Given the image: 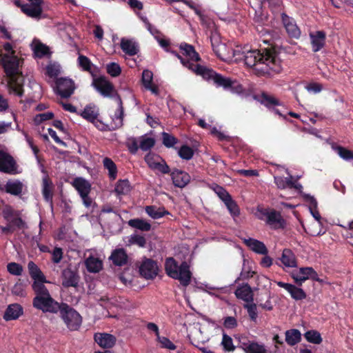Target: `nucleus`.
I'll return each instance as SVG.
<instances>
[{"instance_id":"79ce46f5","label":"nucleus","mask_w":353,"mask_h":353,"mask_svg":"<svg viewBox=\"0 0 353 353\" xmlns=\"http://www.w3.org/2000/svg\"><path fill=\"white\" fill-rule=\"evenodd\" d=\"M103 163L104 168L108 170L110 179L114 180L117 176V168L115 163L108 157H105Z\"/></svg>"},{"instance_id":"a19ab883","label":"nucleus","mask_w":353,"mask_h":353,"mask_svg":"<svg viewBox=\"0 0 353 353\" xmlns=\"http://www.w3.org/2000/svg\"><path fill=\"white\" fill-rule=\"evenodd\" d=\"M114 92V93L113 95H112L111 97H114L118 103V108L115 112L114 117L116 119H119L120 125H122L124 117V108L123 106V102L121 96L118 94V92L115 90Z\"/></svg>"},{"instance_id":"72a5a7b5","label":"nucleus","mask_w":353,"mask_h":353,"mask_svg":"<svg viewBox=\"0 0 353 353\" xmlns=\"http://www.w3.org/2000/svg\"><path fill=\"white\" fill-rule=\"evenodd\" d=\"M85 265L87 270L91 273H98L103 268L102 261L92 256L85 259Z\"/></svg>"},{"instance_id":"680f3d73","label":"nucleus","mask_w":353,"mask_h":353,"mask_svg":"<svg viewBox=\"0 0 353 353\" xmlns=\"http://www.w3.org/2000/svg\"><path fill=\"white\" fill-rule=\"evenodd\" d=\"M157 341L161 344V347L168 349L170 350H174L176 346L167 337L159 336Z\"/></svg>"},{"instance_id":"37998d69","label":"nucleus","mask_w":353,"mask_h":353,"mask_svg":"<svg viewBox=\"0 0 353 353\" xmlns=\"http://www.w3.org/2000/svg\"><path fill=\"white\" fill-rule=\"evenodd\" d=\"M230 215L235 219L240 214V208L236 202L232 199V196L224 202Z\"/></svg>"},{"instance_id":"2f4dec72","label":"nucleus","mask_w":353,"mask_h":353,"mask_svg":"<svg viewBox=\"0 0 353 353\" xmlns=\"http://www.w3.org/2000/svg\"><path fill=\"white\" fill-rule=\"evenodd\" d=\"M311 272H312V267L301 268L298 272L293 273L292 274V277L294 280V282L297 285L301 286L302 284L306 280L310 279V276L311 275Z\"/></svg>"},{"instance_id":"7ed1b4c3","label":"nucleus","mask_w":353,"mask_h":353,"mask_svg":"<svg viewBox=\"0 0 353 353\" xmlns=\"http://www.w3.org/2000/svg\"><path fill=\"white\" fill-rule=\"evenodd\" d=\"M165 271L170 278L179 280L183 286L190 285L192 274L187 261H184L179 265L173 257H168L165 261Z\"/></svg>"},{"instance_id":"0e129e2a","label":"nucleus","mask_w":353,"mask_h":353,"mask_svg":"<svg viewBox=\"0 0 353 353\" xmlns=\"http://www.w3.org/2000/svg\"><path fill=\"white\" fill-rule=\"evenodd\" d=\"M153 170H157L163 174H170L172 172L169 165L163 159H162L160 162L157 163Z\"/></svg>"},{"instance_id":"338daca9","label":"nucleus","mask_w":353,"mask_h":353,"mask_svg":"<svg viewBox=\"0 0 353 353\" xmlns=\"http://www.w3.org/2000/svg\"><path fill=\"white\" fill-rule=\"evenodd\" d=\"M223 325L226 329H234L238 326V322L234 316H226L223 319Z\"/></svg>"},{"instance_id":"6e6d98bb","label":"nucleus","mask_w":353,"mask_h":353,"mask_svg":"<svg viewBox=\"0 0 353 353\" xmlns=\"http://www.w3.org/2000/svg\"><path fill=\"white\" fill-rule=\"evenodd\" d=\"M79 64L84 71L92 72V63L91 61L84 55H79L78 57Z\"/></svg>"},{"instance_id":"a211bd4d","label":"nucleus","mask_w":353,"mask_h":353,"mask_svg":"<svg viewBox=\"0 0 353 353\" xmlns=\"http://www.w3.org/2000/svg\"><path fill=\"white\" fill-rule=\"evenodd\" d=\"M239 347L245 353H268V351L263 344H259L253 341H249L246 338H242L239 341Z\"/></svg>"},{"instance_id":"4468645a","label":"nucleus","mask_w":353,"mask_h":353,"mask_svg":"<svg viewBox=\"0 0 353 353\" xmlns=\"http://www.w3.org/2000/svg\"><path fill=\"white\" fill-rule=\"evenodd\" d=\"M62 285L65 288L77 287L79 281V276L75 270H72L71 266L63 270L61 272Z\"/></svg>"},{"instance_id":"3c124183","label":"nucleus","mask_w":353,"mask_h":353,"mask_svg":"<svg viewBox=\"0 0 353 353\" xmlns=\"http://www.w3.org/2000/svg\"><path fill=\"white\" fill-rule=\"evenodd\" d=\"M263 4L268 3L270 10L274 12H279L283 7V0H263Z\"/></svg>"},{"instance_id":"412c9836","label":"nucleus","mask_w":353,"mask_h":353,"mask_svg":"<svg viewBox=\"0 0 353 353\" xmlns=\"http://www.w3.org/2000/svg\"><path fill=\"white\" fill-rule=\"evenodd\" d=\"M42 3H34L33 4H26L22 8V12L26 14L28 17L37 20L40 19H44L46 17L45 14H43V8L41 7Z\"/></svg>"},{"instance_id":"9d476101","label":"nucleus","mask_w":353,"mask_h":353,"mask_svg":"<svg viewBox=\"0 0 353 353\" xmlns=\"http://www.w3.org/2000/svg\"><path fill=\"white\" fill-rule=\"evenodd\" d=\"M211 43L213 51L216 54V56L221 60L224 61H230L232 57L237 54L239 51L234 50L232 48L228 47L225 43L218 42L215 43L213 42L212 39L211 38Z\"/></svg>"},{"instance_id":"c756f323","label":"nucleus","mask_w":353,"mask_h":353,"mask_svg":"<svg viewBox=\"0 0 353 353\" xmlns=\"http://www.w3.org/2000/svg\"><path fill=\"white\" fill-rule=\"evenodd\" d=\"M179 49L183 55L188 57L190 62H198L201 60L199 53L195 50L192 45L188 44L185 42H182L179 46Z\"/></svg>"},{"instance_id":"052dcab7","label":"nucleus","mask_w":353,"mask_h":353,"mask_svg":"<svg viewBox=\"0 0 353 353\" xmlns=\"http://www.w3.org/2000/svg\"><path fill=\"white\" fill-rule=\"evenodd\" d=\"M34 53L38 57H43L50 54V48L43 43H39L34 48Z\"/></svg>"},{"instance_id":"4d7b16f0","label":"nucleus","mask_w":353,"mask_h":353,"mask_svg":"<svg viewBox=\"0 0 353 353\" xmlns=\"http://www.w3.org/2000/svg\"><path fill=\"white\" fill-rule=\"evenodd\" d=\"M144 159L149 168L153 170V168L156 166L157 163L160 162V161L163 158L161 157L159 155L149 153L147 155H145Z\"/></svg>"},{"instance_id":"1a4fd4ad","label":"nucleus","mask_w":353,"mask_h":353,"mask_svg":"<svg viewBox=\"0 0 353 353\" xmlns=\"http://www.w3.org/2000/svg\"><path fill=\"white\" fill-rule=\"evenodd\" d=\"M19 212L14 211L10 207L3 210V216L12 228L23 230L28 228L26 223L20 217Z\"/></svg>"},{"instance_id":"c9c22d12","label":"nucleus","mask_w":353,"mask_h":353,"mask_svg":"<svg viewBox=\"0 0 353 353\" xmlns=\"http://www.w3.org/2000/svg\"><path fill=\"white\" fill-rule=\"evenodd\" d=\"M80 115L88 121L94 123L99 116V111L92 104L87 105Z\"/></svg>"},{"instance_id":"09e8293b","label":"nucleus","mask_w":353,"mask_h":353,"mask_svg":"<svg viewBox=\"0 0 353 353\" xmlns=\"http://www.w3.org/2000/svg\"><path fill=\"white\" fill-rule=\"evenodd\" d=\"M221 345L223 346L225 352H233L235 350V346L233 344L232 339L227 334H223V338L221 341Z\"/></svg>"},{"instance_id":"69168bd1","label":"nucleus","mask_w":353,"mask_h":353,"mask_svg":"<svg viewBox=\"0 0 353 353\" xmlns=\"http://www.w3.org/2000/svg\"><path fill=\"white\" fill-rule=\"evenodd\" d=\"M63 250L61 248L55 247L52 252L51 261L52 263L57 264L61 262V259H63Z\"/></svg>"},{"instance_id":"4be33fe9","label":"nucleus","mask_w":353,"mask_h":353,"mask_svg":"<svg viewBox=\"0 0 353 353\" xmlns=\"http://www.w3.org/2000/svg\"><path fill=\"white\" fill-rule=\"evenodd\" d=\"M277 285L288 291L291 297L296 301H301L305 299L307 296L304 290L294 285L279 281Z\"/></svg>"},{"instance_id":"603ef678","label":"nucleus","mask_w":353,"mask_h":353,"mask_svg":"<svg viewBox=\"0 0 353 353\" xmlns=\"http://www.w3.org/2000/svg\"><path fill=\"white\" fill-rule=\"evenodd\" d=\"M8 272L14 276H21L23 272V266L15 262H10L7 265Z\"/></svg>"},{"instance_id":"6e6552de","label":"nucleus","mask_w":353,"mask_h":353,"mask_svg":"<svg viewBox=\"0 0 353 353\" xmlns=\"http://www.w3.org/2000/svg\"><path fill=\"white\" fill-rule=\"evenodd\" d=\"M28 269L30 277L34 280L32 284V290L39 288V286L45 287V283H50L39 266L33 261L28 262Z\"/></svg>"},{"instance_id":"ddd939ff","label":"nucleus","mask_w":353,"mask_h":353,"mask_svg":"<svg viewBox=\"0 0 353 353\" xmlns=\"http://www.w3.org/2000/svg\"><path fill=\"white\" fill-rule=\"evenodd\" d=\"M158 266L156 261L145 259L139 267V273L146 279H153L158 274Z\"/></svg>"},{"instance_id":"9b49d317","label":"nucleus","mask_w":353,"mask_h":353,"mask_svg":"<svg viewBox=\"0 0 353 353\" xmlns=\"http://www.w3.org/2000/svg\"><path fill=\"white\" fill-rule=\"evenodd\" d=\"M266 216V223L273 230L284 229L286 226V221L282 217L280 212L275 210L266 211L263 213Z\"/></svg>"},{"instance_id":"ea45409f","label":"nucleus","mask_w":353,"mask_h":353,"mask_svg":"<svg viewBox=\"0 0 353 353\" xmlns=\"http://www.w3.org/2000/svg\"><path fill=\"white\" fill-rule=\"evenodd\" d=\"M129 226L139 230L142 232H148L151 230V224L144 219L137 218L128 221Z\"/></svg>"},{"instance_id":"bb28decb","label":"nucleus","mask_w":353,"mask_h":353,"mask_svg":"<svg viewBox=\"0 0 353 353\" xmlns=\"http://www.w3.org/2000/svg\"><path fill=\"white\" fill-rule=\"evenodd\" d=\"M23 313V307L18 303L10 304L4 314L3 319L6 321L16 320L19 319Z\"/></svg>"},{"instance_id":"bf43d9fd","label":"nucleus","mask_w":353,"mask_h":353,"mask_svg":"<svg viewBox=\"0 0 353 353\" xmlns=\"http://www.w3.org/2000/svg\"><path fill=\"white\" fill-rule=\"evenodd\" d=\"M155 144V140L151 137H143L140 141L139 147L143 151L150 150Z\"/></svg>"},{"instance_id":"39448f33","label":"nucleus","mask_w":353,"mask_h":353,"mask_svg":"<svg viewBox=\"0 0 353 353\" xmlns=\"http://www.w3.org/2000/svg\"><path fill=\"white\" fill-rule=\"evenodd\" d=\"M185 64L194 68V73L196 75L201 76L203 79L207 81L212 80L218 87H223L227 90H232L234 88H240L241 90H242L241 85L237 84L236 86L235 85L236 83V81H232L230 78L223 77L221 74L216 73L211 68L201 65H190L188 61Z\"/></svg>"},{"instance_id":"f704fd0d","label":"nucleus","mask_w":353,"mask_h":353,"mask_svg":"<svg viewBox=\"0 0 353 353\" xmlns=\"http://www.w3.org/2000/svg\"><path fill=\"white\" fill-rule=\"evenodd\" d=\"M285 336V341L290 346H294L301 341V333L299 330L295 328L286 330Z\"/></svg>"},{"instance_id":"e2e57ef3","label":"nucleus","mask_w":353,"mask_h":353,"mask_svg":"<svg viewBox=\"0 0 353 353\" xmlns=\"http://www.w3.org/2000/svg\"><path fill=\"white\" fill-rule=\"evenodd\" d=\"M214 190L223 203L231 197V195L228 193V192L225 188L219 185H216Z\"/></svg>"},{"instance_id":"13d9d810","label":"nucleus","mask_w":353,"mask_h":353,"mask_svg":"<svg viewBox=\"0 0 353 353\" xmlns=\"http://www.w3.org/2000/svg\"><path fill=\"white\" fill-rule=\"evenodd\" d=\"M129 243L130 244L137 245L141 248H144L146 245V239L143 236L132 234L129 239Z\"/></svg>"},{"instance_id":"7c9ffc66","label":"nucleus","mask_w":353,"mask_h":353,"mask_svg":"<svg viewBox=\"0 0 353 353\" xmlns=\"http://www.w3.org/2000/svg\"><path fill=\"white\" fill-rule=\"evenodd\" d=\"M256 30L259 32L260 37H270V39H262V41L265 43H268L270 47L268 48H275L274 47V39L276 37V33L268 28H266L262 26H258Z\"/></svg>"},{"instance_id":"c03bdc74","label":"nucleus","mask_w":353,"mask_h":353,"mask_svg":"<svg viewBox=\"0 0 353 353\" xmlns=\"http://www.w3.org/2000/svg\"><path fill=\"white\" fill-rule=\"evenodd\" d=\"M304 337L305 338L307 341H308L309 343L316 344V345L320 344L323 341L321 335L319 333V332H318L317 330H311L307 331L304 334Z\"/></svg>"},{"instance_id":"f3484780","label":"nucleus","mask_w":353,"mask_h":353,"mask_svg":"<svg viewBox=\"0 0 353 353\" xmlns=\"http://www.w3.org/2000/svg\"><path fill=\"white\" fill-rule=\"evenodd\" d=\"M25 188L26 185L20 180L9 179L0 190L10 195L21 196Z\"/></svg>"},{"instance_id":"5701e85b","label":"nucleus","mask_w":353,"mask_h":353,"mask_svg":"<svg viewBox=\"0 0 353 353\" xmlns=\"http://www.w3.org/2000/svg\"><path fill=\"white\" fill-rule=\"evenodd\" d=\"M243 243L256 254L267 255L268 253V250L264 243L257 239L252 238L244 239Z\"/></svg>"},{"instance_id":"20e7f679","label":"nucleus","mask_w":353,"mask_h":353,"mask_svg":"<svg viewBox=\"0 0 353 353\" xmlns=\"http://www.w3.org/2000/svg\"><path fill=\"white\" fill-rule=\"evenodd\" d=\"M33 291L35 294V296L32 299V305L34 308L41 310L44 313L57 314L59 312L62 307V303H59L54 299L46 286H39V288Z\"/></svg>"},{"instance_id":"f8f14e48","label":"nucleus","mask_w":353,"mask_h":353,"mask_svg":"<svg viewBox=\"0 0 353 353\" xmlns=\"http://www.w3.org/2000/svg\"><path fill=\"white\" fill-rule=\"evenodd\" d=\"M92 85L105 97H111L112 93L114 91L113 84L103 76L94 79Z\"/></svg>"},{"instance_id":"e433bc0d","label":"nucleus","mask_w":353,"mask_h":353,"mask_svg":"<svg viewBox=\"0 0 353 353\" xmlns=\"http://www.w3.org/2000/svg\"><path fill=\"white\" fill-rule=\"evenodd\" d=\"M260 102L268 108L281 105V101L272 94L263 92L260 95Z\"/></svg>"},{"instance_id":"c85d7f7f","label":"nucleus","mask_w":353,"mask_h":353,"mask_svg":"<svg viewBox=\"0 0 353 353\" xmlns=\"http://www.w3.org/2000/svg\"><path fill=\"white\" fill-rule=\"evenodd\" d=\"M53 190L54 185L49 176H46L43 177L42 180V195L43 196L44 200L46 202H50L52 205L53 198Z\"/></svg>"},{"instance_id":"473e14b6","label":"nucleus","mask_w":353,"mask_h":353,"mask_svg":"<svg viewBox=\"0 0 353 353\" xmlns=\"http://www.w3.org/2000/svg\"><path fill=\"white\" fill-rule=\"evenodd\" d=\"M280 260L285 267L295 268L297 266L296 256L290 249L285 248L283 250Z\"/></svg>"},{"instance_id":"423d86ee","label":"nucleus","mask_w":353,"mask_h":353,"mask_svg":"<svg viewBox=\"0 0 353 353\" xmlns=\"http://www.w3.org/2000/svg\"><path fill=\"white\" fill-rule=\"evenodd\" d=\"M59 312L69 330L77 331L80 328L82 323V316L72 307L62 302V307Z\"/></svg>"},{"instance_id":"a18cd8bd","label":"nucleus","mask_w":353,"mask_h":353,"mask_svg":"<svg viewBox=\"0 0 353 353\" xmlns=\"http://www.w3.org/2000/svg\"><path fill=\"white\" fill-rule=\"evenodd\" d=\"M118 194H126L130 190V183L128 179L119 180L114 188Z\"/></svg>"},{"instance_id":"a878e982","label":"nucleus","mask_w":353,"mask_h":353,"mask_svg":"<svg viewBox=\"0 0 353 353\" xmlns=\"http://www.w3.org/2000/svg\"><path fill=\"white\" fill-rule=\"evenodd\" d=\"M234 294L237 299H241L247 303L253 302L254 301V294L248 283H245L243 285L238 287L235 290Z\"/></svg>"},{"instance_id":"0eeeda50","label":"nucleus","mask_w":353,"mask_h":353,"mask_svg":"<svg viewBox=\"0 0 353 353\" xmlns=\"http://www.w3.org/2000/svg\"><path fill=\"white\" fill-rule=\"evenodd\" d=\"M0 172L8 174H17L21 172L19 170V165L13 157L2 150H0Z\"/></svg>"},{"instance_id":"cd10ccee","label":"nucleus","mask_w":353,"mask_h":353,"mask_svg":"<svg viewBox=\"0 0 353 353\" xmlns=\"http://www.w3.org/2000/svg\"><path fill=\"white\" fill-rule=\"evenodd\" d=\"M72 185L78 192L80 196L89 194L91 191L90 183L82 177H77L72 182Z\"/></svg>"},{"instance_id":"6ab92c4d","label":"nucleus","mask_w":353,"mask_h":353,"mask_svg":"<svg viewBox=\"0 0 353 353\" xmlns=\"http://www.w3.org/2000/svg\"><path fill=\"white\" fill-rule=\"evenodd\" d=\"M170 176L174 185L180 188L186 186L190 183L191 179L188 172L176 168L172 170Z\"/></svg>"},{"instance_id":"f257e3e1","label":"nucleus","mask_w":353,"mask_h":353,"mask_svg":"<svg viewBox=\"0 0 353 353\" xmlns=\"http://www.w3.org/2000/svg\"><path fill=\"white\" fill-rule=\"evenodd\" d=\"M243 54L245 65L253 68L259 75L271 76L281 70V61L275 48L249 50Z\"/></svg>"},{"instance_id":"8fccbe9b","label":"nucleus","mask_w":353,"mask_h":353,"mask_svg":"<svg viewBox=\"0 0 353 353\" xmlns=\"http://www.w3.org/2000/svg\"><path fill=\"white\" fill-rule=\"evenodd\" d=\"M334 150L337 152L341 158L344 160L349 161L353 159V151L350 150L343 146L337 145Z\"/></svg>"},{"instance_id":"f03ea898","label":"nucleus","mask_w":353,"mask_h":353,"mask_svg":"<svg viewBox=\"0 0 353 353\" xmlns=\"http://www.w3.org/2000/svg\"><path fill=\"white\" fill-rule=\"evenodd\" d=\"M0 62L3 67L6 76L9 78L8 87L10 92L19 97H22L23 94L24 79L22 73L19 72V59L17 56H10L5 54L0 59Z\"/></svg>"},{"instance_id":"58836bf2","label":"nucleus","mask_w":353,"mask_h":353,"mask_svg":"<svg viewBox=\"0 0 353 353\" xmlns=\"http://www.w3.org/2000/svg\"><path fill=\"white\" fill-rule=\"evenodd\" d=\"M145 210L148 216L154 219H158L170 214V212L165 208H157L155 205H148L145 207Z\"/></svg>"},{"instance_id":"aec40b11","label":"nucleus","mask_w":353,"mask_h":353,"mask_svg":"<svg viewBox=\"0 0 353 353\" xmlns=\"http://www.w3.org/2000/svg\"><path fill=\"white\" fill-rule=\"evenodd\" d=\"M94 341L102 348H112L116 343V337L106 332H97L94 335Z\"/></svg>"},{"instance_id":"4c0bfd02","label":"nucleus","mask_w":353,"mask_h":353,"mask_svg":"<svg viewBox=\"0 0 353 353\" xmlns=\"http://www.w3.org/2000/svg\"><path fill=\"white\" fill-rule=\"evenodd\" d=\"M121 48L123 52L129 56H134L139 52V48L136 43L125 38L121 39Z\"/></svg>"},{"instance_id":"774afa93","label":"nucleus","mask_w":353,"mask_h":353,"mask_svg":"<svg viewBox=\"0 0 353 353\" xmlns=\"http://www.w3.org/2000/svg\"><path fill=\"white\" fill-rule=\"evenodd\" d=\"M251 8L254 10L255 14L262 13L263 6V0H248Z\"/></svg>"},{"instance_id":"b1692460","label":"nucleus","mask_w":353,"mask_h":353,"mask_svg":"<svg viewBox=\"0 0 353 353\" xmlns=\"http://www.w3.org/2000/svg\"><path fill=\"white\" fill-rule=\"evenodd\" d=\"M310 37L313 52H316L323 48L326 39V34L324 31L319 30L310 33Z\"/></svg>"},{"instance_id":"5fc2aeb1","label":"nucleus","mask_w":353,"mask_h":353,"mask_svg":"<svg viewBox=\"0 0 353 353\" xmlns=\"http://www.w3.org/2000/svg\"><path fill=\"white\" fill-rule=\"evenodd\" d=\"M106 71L112 77H117L121 73L120 65L114 62H112L107 65Z\"/></svg>"},{"instance_id":"393cba45","label":"nucleus","mask_w":353,"mask_h":353,"mask_svg":"<svg viewBox=\"0 0 353 353\" xmlns=\"http://www.w3.org/2000/svg\"><path fill=\"white\" fill-rule=\"evenodd\" d=\"M109 259L115 266H123L128 263V256L123 248H117L112 252Z\"/></svg>"},{"instance_id":"de8ad7c7","label":"nucleus","mask_w":353,"mask_h":353,"mask_svg":"<svg viewBox=\"0 0 353 353\" xmlns=\"http://www.w3.org/2000/svg\"><path fill=\"white\" fill-rule=\"evenodd\" d=\"M243 307L247 310L248 316L251 321H256L258 317L257 306L253 302L248 303L243 305Z\"/></svg>"},{"instance_id":"2eb2a0df","label":"nucleus","mask_w":353,"mask_h":353,"mask_svg":"<svg viewBox=\"0 0 353 353\" xmlns=\"http://www.w3.org/2000/svg\"><path fill=\"white\" fill-rule=\"evenodd\" d=\"M56 85L57 92L62 98H68L74 92V83L71 79L66 78L57 79Z\"/></svg>"},{"instance_id":"dca6fc26","label":"nucleus","mask_w":353,"mask_h":353,"mask_svg":"<svg viewBox=\"0 0 353 353\" xmlns=\"http://www.w3.org/2000/svg\"><path fill=\"white\" fill-rule=\"evenodd\" d=\"M281 21L290 37L294 39H299L300 37L301 30L296 26V22L293 18L283 12L281 14Z\"/></svg>"},{"instance_id":"49530a36","label":"nucleus","mask_w":353,"mask_h":353,"mask_svg":"<svg viewBox=\"0 0 353 353\" xmlns=\"http://www.w3.org/2000/svg\"><path fill=\"white\" fill-rule=\"evenodd\" d=\"M194 154V150L188 145H183L178 150V154L183 160H190Z\"/></svg>"},{"instance_id":"864d4df0","label":"nucleus","mask_w":353,"mask_h":353,"mask_svg":"<svg viewBox=\"0 0 353 353\" xmlns=\"http://www.w3.org/2000/svg\"><path fill=\"white\" fill-rule=\"evenodd\" d=\"M163 144L166 148H172L178 142V139L172 134L163 132L162 133Z\"/></svg>"}]
</instances>
